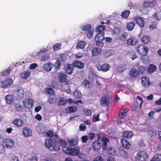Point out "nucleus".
I'll list each match as a JSON object with an SVG mask.
<instances>
[{"label": "nucleus", "mask_w": 161, "mask_h": 161, "mask_svg": "<svg viewBox=\"0 0 161 161\" xmlns=\"http://www.w3.org/2000/svg\"><path fill=\"white\" fill-rule=\"evenodd\" d=\"M106 26L104 25H100L97 26L96 29L97 32L101 33L103 32V31L105 30Z\"/></svg>", "instance_id": "28"}, {"label": "nucleus", "mask_w": 161, "mask_h": 161, "mask_svg": "<svg viewBox=\"0 0 161 161\" xmlns=\"http://www.w3.org/2000/svg\"><path fill=\"white\" fill-rule=\"evenodd\" d=\"M5 98L6 103L9 104H13L14 102V96L12 95L8 94L6 95Z\"/></svg>", "instance_id": "12"}, {"label": "nucleus", "mask_w": 161, "mask_h": 161, "mask_svg": "<svg viewBox=\"0 0 161 161\" xmlns=\"http://www.w3.org/2000/svg\"><path fill=\"white\" fill-rule=\"evenodd\" d=\"M153 16L156 19L158 20H159L161 19V15L158 13H155Z\"/></svg>", "instance_id": "53"}, {"label": "nucleus", "mask_w": 161, "mask_h": 161, "mask_svg": "<svg viewBox=\"0 0 161 161\" xmlns=\"http://www.w3.org/2000/svg\"><path fill=\"white\" fill-rule=\"evenodd\" d=\"M133 20L141 27H143L144 26L145 21L142 18L139 16L135 17L134 18Z\"/></svg>", "instance_id": "10"}, {"label": "nucleus", "mask_w": 161, "mask_h": 161, "mask_svg": "<svg viewBox=\"0 0 161 161\" xmlns=\"http://www.w3.org/2000/svg\"><path fill=\"white\" fill-rule=\"evenodd\" d=\"M13 83V80L11 78H7L1 81L0 86L3 88H7L10 86Z\"/></svg>", "instance_id": "5"}, {"label": "nucleus", "mask_w": 161, "mask_h": 161, "mask_svg": "<svg viewBox=\"0 0 161 161\" xmlns=\"http://www.w3.org/2000/svg\"><path fill=\"white\" fill-rule=\"evenodd\" d=\"M102 50L101 48L95 47L92 50V53L93 56H97L102 53Z\"/></svg>", "instance_id": "19"}, {"label": "nucleus", "mask_w": 161, "mask_h": 161, "mask_svg": "<svg viewBox=\"0 0 161 161\" xmlns=\"http://www.w3.org/2000/svg\"><path fill=\"white\" fill-rule=\"evenodd\" d=\"M127 68L126 64H123L119 65L116 69V71L118 73H121L125 70Z\"/></svg>", "instance_id": "20"}, {"label": "nucleus", "mask_w": 161, "mask_h": 161, "mask_svg": "<svg viewBox=\"0 0 161 161\" xmlns=\"http://www.w3.org/2000/svg\"><path fill=\"white\" fill-rule=\"evenodd\" d=\"M103 142V149L105 150L107 148V143L109 142V139L106 137H103L102 138Z\"/></svg>", "instance_id": "27"}, {"label": "nucleus", "mask_w": 161, "mask_h": 161, "mask_svg": "<svg viewBox=\"0 0 161 161\" xmlns=\"http://www.w3.org/2000/svg\"><path fill=\"white\" fill-rule=\"evenodd\" d=\"M128 112V110L125 111H123L120 112L119 114V117L121 119L123 118L126 115V113Z\"/></svg>", "instance_id": "57"}, {"label": "nucleus", "mask_w": 161, "mask_h": 161, "mask_svg": "<svg viewBox=\"0 0 161 161\" xmlns=\"http://www.w3.org/2000/svg\"><path fill=\"white\" fill-rule=\"evenodd\" d=\"M119 152L120 154L122 156L125 158H127L128 157V154L125 150L122 149L119 150Z\"/></svg>", "instance_id": "37"}, {"label": "nucleus", "mask_w": 161, "mask_h": 161, "mask_svg": "<svg viewBox=\"0 0 161 161\" xmlns=\"http://www.w3.org/2000/svg\"><path fill=\"white\" fill-rule=\"evenodd\" d=\"M133 136V134L131 131H125L123 132L121 134L122 137L129 139Z\"/></svg>", "instance_id": "23"}, {"label": "nucleus", "mask_w": 161, "mask_h": 161, "mask_svg": "<svg viewBox=\"0 0 161 161\" xmlns=\"http://www.w3.org/2000/svg\"><path fill=\"white\" fill-rule=\"evenodd\" d=\"M53 64L49 62L47 63H45L42 66L43 69L47 71H51L52 68L53 67Z\"/></svg>", "instance_id": "13"}, {"label": "nucleus", "mask_w": 161, "mask_h": 161, "mask_svg": "<svg viewBox=\"0 0 161 161\" xmlns=\"http://www.w3.org/2000/svg\"><path fill=\"white\" fill-rule=\"evenodd\" d=\"M150 161H161V154H157Z\"/></svg>", "instance_id": "44"}, {"label": "nucleus", "mask_w": 161, "mask_h": 161, "mask_svg": "<svg viewBox=\"0 0 161 161\" xmlns=\"http://www.w3.org/2000/svg\"><path fill=\"white\" fill-rule=\"evenodd\" d=\"M84 111L85 115L90 116L91 115V112L90 110L88 109H85L84 110Z\"/></svg>", "instance_id": "59"}, {"label": "nucleus", "mask_w": 161, "mask_h": 161, "mask_svg": "<svg viewBox=\"0 0 161 161\" xmlns=\"http://www.w3.org/2000/svg\"><path fill=\"white\" fill-rule=\"evenodd\" d=\"M107 153L112 155H114L116 153V151L114 147H109L107 148Z\"/></svg>", "instance_id": "35"}, {"label": "nucleus", "mask_w": 161, "mask_h": 161, "mask_svg": "<svg viewBox=\"0 0 161 161\" xmlns=\"http://www.w3.org/2000/svg\"><path fill=\"white\" fill-rule=\"evenodd\" d=\"M92 26L89 24L82 26V30L84 31H89L91 30Z\"/></svg>", "instance_id": "38"}, {"label": "nucleus", "mask_w": 161, "mask_h": 161, "mask_svg": "<svg viewBox=\"0 0 161 161\" xmlns=\"http://www.w3.org/2000/svg\"><path fill=\"white\" fill-rule=\"evenodd\" d=\"M56 101V100L54 97H53L52 96L50 97L48 99V102L50 104H53Z\"/></svg>", "instance_id": "58"}, {"label": "nucleus", "mask_w": 161, "mask_h": 161, "mask_svg": "<svg viewBox=\"0 0 161 161\" xmlns=\"http://www.w3.org/2000/svg\"><path fill=\"white\" fill-rule=\"evenodd\" d=\"M137 50L140 54L143 56H145L148 53L149 49L143 45H140L137 47Z\"/></svg>", "instance_id": "4"}, {"label": "nucleus", "mask_w": 161, "mask_h": 161, "mask_svg": "<svg viewBox=\"0 0 161 161\" xmlns=\"http://www.w3.org/2000/svg\"><path fill=\"white\" fill-rule=\"evenodd\" d=\"M49 58L50 55L49 54L47 53L42 56L40 58V60L42 61H45L48 60L49 59Z\"/></svg>", "instance_id": "42"}, {"label": "nucleus", "mask_w": 161, "mask_h": 161, "mask_svg": "<svg viewBox=\"0 0 161 161\" xmlns=\"http://www.w3.org/2000/svg\"><path fill=\"white\" fill-rule=\"evenodd\" d=\"M95 40H112L111 38L104 37V32L98 33L95 37Z\"/></svg>", "instance_id": "7"}, {"label": "nucleus", "mask_w": 161, "mask_h": 161, "mask_svg": "<svg viewBox=\"0 0 161 161\" xmlns=\"http://www.w3.org/2000/svg\"><path fill=\"white\" fill-rule=\"evenodd\" d=\"M135 24L133 22H130L128 23L126 25V27L127 29L129 31H132L135 25Z\"/></svg>", "instance_id": "32"}, {"label": "nucleus", "mask_w": 161, "mask_h": 161, "mask_svg": "<svg viewBox=\"0 0 161 161\" xmlns=\"http://www.w3.org/2000/svg\"><path fill=\"white\" fill-rule=\"evenodd\" d=\"M12 123L14 125L19 127L23 126L24 124V123L23 121L18 118L14 119Z\"/></svg>", "instance_id": "18"}, {"label": "nucleus", "mask_w": 161, "mask_h": 161, "mask_svg": "<svg viewBox=\"0 0 161 161\" xmlns=\"http://www.w3.org/2000/svg\"><path fill=\"white\" fill-rule=\"evenodd\" d=\"M142 83L144 87H146L149 86L150 84L149 78L146 76L142 77Z\"/></svg>", "instance_id": "15"}, {"label": "nucleus", "mask_w": 161, "mask_h": 161, "mask_svg": "<svg viewBox=\"0 0 161 161\" xmlns=\"http://www.w3.org/2000/svg\"><path fill=\"white\" fill-rule=\"evenodd\" d=\"M37 65V64L36 63H33L31 64L29 67V69H35Z\"/></svg>", "instance_id": "64"}, {"label": "nucleus", "mask_w": 161, "mask_h": 161, "mask_svg": "<svg viewBox=\"0 0 161 161\" xmlns=\"http://www.w3.org/2000/svg\"><path fill=\"white\" fill-rule=\"evenodd\" d=\"M77 109V108L75 106L69 107L66 108V111L68 113L75 112L76 111Z\"/></svg>", "instance_id": "30"}, {"label": "nucleus", "mask_w": 161, "mask_h": 161, "mask_svg": "<svg viewBox=\"0 0 161 161\" xmlns=\"http://www.w3.org/2000/svg\"><path fill=\"white\" fill-rule=\"evenodd\" d=\"M34 103V101L31 99H25L23 101V106L28 109H30L33 107Z\"/></svg>", "instance_id": "6"}, {"label": "nucleus", "mask_w": 161, "mask_h": 161, "mask_svg": "<svg viewBox=\"0 0 161 161\" xmlns=\"http://www.w3.org/2000/svg\"><path fill=\"white\" fill-rule=\"evenodd\" d=\"M25 95V92L22 88H19L17 90V97L18 99H22Z\"/></svg>", "instance_id": "14"}, {"label": "nucleus", "mask_w": 161, "mask_h": 161, "mask_svg": "<svg viewBox=\"0 0 161 161\" xmlns=\"http://www.w3.org/2000/svg\"><path fill=\"white\" fill-rule=\"evenodd\" d=\"M99 115V114H97L96 116L95 115H94L92 118V121H93L94 122H95L98 121Z\"/></svg>", "instance_id": "63"}, {"label": "nucleus", "mask_w": 161, "mask_h": 161, "mask_svg": "<svg viewBox=\"0 0 161 161\" xmlns=\"http://www.w3.org/2000/svg\"><path fill=\"white\" fill-rule=\"evenodd\" d=\"M10 72V69H8V70H6L5 71H3L2 72V75H3L4 76H8Z\"/></svg>", "instance_id": "54"}, {"label": "nucleus", "mask_w": 161, "mask_h": 161, "mask_svg": "<svg viewBox=\"0 0 161 161\" xmlns=\"http://www.w3.org/2000/svg\"><path fill=\"white\" fill-rule=\"evenodd\" d=\"M147 158V154L145 151H139L135 157L136 161H146Z\"/></svg>", "instance_id": "3"}, {"label": "nucleus", "mask_w": 161, "mask_h": 161, "mask_svg": "<svg viewBox=\"0 0 161 161\" xmlns=\"http://www.w3.org/2000/svg\"><path fill=\"white\" fill-rule=\"evenodd\" d=\"M138 69L139 73H142L146 71V68L143 66H141L138 68Z\"/></svg>", "instance_id": "50"}, {"label": "nucleus", "mask_w": 161, "mask_h": 161, "mask_svg": "<svg viewBox=\"0 0 161 161\" xmlns=\"http://www.w3.org/2000/svg\"><path fill=\"white\" fill-rule=\"evenodd\" d=\"M86 45V43L84 41H80L78 43L76 48H82L85 47Z\"/></svg>", "instance_id": "41"}, {"label": "nucleus", "mask_w": 161, "mask_h": 161, "mask_svg": "<svg viewBox=\"0 0 161 161\" xmlns=\"http://www.w3.org/2000/svg\"><path fill=\"white\" fill-rule=\"evenodd\" d=\"M66 59V57L65 54H62L60 55L59 58L60 60L64 61H65Z\"/></svg>", "instance_id": "61"}, {"label": "nucleus", "mask_w": 161, "mask_h": 161, "mask_svg": "<svg viewBox=\"0 0 161 161\" xmlns=\"http://www.w3.org/2000/svg\"><path fill=\"white\" fill-rule=\"evenodd\" d=\"M101 147V143L99 141H96L93 143L92 147L93 149L96 151L99 150Z\"/></svg>", "instance_id": "22"}, {"label": "nucleus", "mask_w": 161, "mask_h": 161, "mask_svg": "<svg viewBox=\"0 0 161 161\" xmlns=\"http://www.w3.org/2000/svg\"><path fill=\"white\" fill-rule=\"evenodd\" d=\"M128 45H134L137 43V41H125Z\"/></svg>", "instance_id": "56"}, {"label": "nucleus", "mask_w": 161, "mask_h": 161, "mask_svg": "<svg viewBox=\"0 0 161 161\" xmlns=\"http://www.w3.org/2000/svg\"><path fill=\"white\" fill-rule=\"evenodd\" d=\"M63 151L65 153L71 155H78L79 153V148L76 147L69 148L64 147L63 148Z\"/></svg>", "instance_id": "2"}, {"label": "nucleus", "mask_w": 161, "mask_h": 161, "mask_svg": "<svg viewBox=\"0 0 161 161\" xmlns=\"http://www.w3.org/2000/svg\"><path fill=\"white\" fill-rule=\"evenodd\" d=\"M30 74V72L29 71H25L21 73V77L22 79H26L28 78Z\"/></svg>", "instance_id": "34"}, {"label": "nucleus", "mask_w": 161, "mask_h": 161, "mask_svg": "<svg viewBox=\"0 0 161 161\" xmlns=\"http://www.w3.org/2000/svg\"><path fill=\"white\" fill-rule=\"evenodd\" d=\"M130 11L129 10H126L123 12L121 14V16L123 19H126L129 16Z\"/></svg>", "instance_id": "33"}, {"label": "nucleus", "mask_w": 161, "mask_h": 161, "mask_svg": "<svg viewBox=\"0 0 161 161\" xmlns=\"http://www.w3.org/2000/svg\"><path fill=\"white\" fill-rule=\"evenodd\" d=\"M61 44L60 43H57L55 44L53 47V51H57L61 47Z\"/></svg>", "instance_id": "45"}, {"label": "nucleus", "mask_w": 161, "mask_h": 161, "mask_svg": "<svg viewBox=\"0 0 161 161\" xmlns=\"http://www.w3.org/2000/svg\"><path fill=\"white\" fill-rule=\"evenodd\" d=\"M83 85L86 88H89L90 86V83L86 80H85L83 81Z\"/></svg>", "instance_id": "47"}, {"label": "nucleus", "mask_w": 161, "mask_h": 161, "mask_svg": "<svg viewBox=\"0 0 161 161\" xmlns=\"http://www.w3.org/2000/svg\"><path fill=\"white\" fill-rule=\"evenodd\" d=\"M23 135L25 137H29L31 136L32 134L31 129L28 127H25L22 129Z\"/></svg>", "instance_id": "9"}, {"label": "nucleus", "mask_w": 161, "mask_h": 161, "mask_svg": "<svg viewBox=\"0 0 161 161\" xmlns=\"http://www.w3.org/2000/svg\"><path fill=\"white\" fill-rule=\"evenodd\" d=\"M46 135L47 137H52L53 136V132L52 131H49L46 133Z\"/></svg>", "instance_id": "60"}, {"label": "nucleus", "mask_w": 161, "mask_h": 161, "mask_svg": "<svg viewBox=\"0 0 161 161\" xmlns=\"http://www.w3.org/2000/svg\"><path fill=\"white\" fill-rule=\"evenodd\" d=\"M114 52L113 50H109L106 51L104 53V57L107 58L108 57L113 54Z\"/></svg>", "instance_id": "36"}, {"label": "nucleus", "mask_w": 161, "mask_h": 161, "mask_svg": "<svg viewBox=\"0 0 161 161\" xmlns=\"http://www.w3.org/2000/svg\"><path fill=\"white\" fill-rule=\"evenodd\" d=\"M37 131L41 133L45 132V130L44 126L42 125H39L36 128Z\"/></svg>", "instance_id": "40"}, {"label": "nucleus", "mask_w": 161, "mask_h": 161, "mask_svg": "<svg viewBox=\"0 0 161 161\" xmlns=\"http://www.w3.org/2000/svg\"><path fill=\"white\" fill-rule=\"evenodd\" d=\"M130 75L133 77H136L137 75V70L135 69H132L130 72Z\"/></svg>", "instance_id": "43"}, {"label": "nucleus", "mask_w": 161, "mask_h": 161, "mask_svg": "<svg viewBox=\"0 0 161 161\" xmlns=\"http://www.w3.org/2000/svg\"><path fill=\"white\" fill-rule=\"evenodd\" d=\"M74 95L75 97L80 98L81 96V92L77 91H75L74 92Z\"/></svg>", "instance_id": "51"}, {"label": "nucleus", "mask_w": 161, "mask_h": 161, "mask_svg": "<svg viewBox=\"0 0 161 161\" xmlns=\"http://www.w3.org/2000/svg\"><path fill=\"white\" fill-rule=\"evenodd\" d=\"M104 43L102 42V41H96V44L97 46L102 47L103 46Z\"/></svg>", "instance_id": "62"}, {"label": "nucleus", "mask_w": 161, "mask_h": 161, "mask_svg": "<svg viewBox=\"0 0 161 161\" xmlns=\"http://www.w3.org/2000/svg\"><path fill=\"white\" fill-rule=\"evenodd\" d=\"M3 143L6 147L10 148L14 146V141L10 139H6L3 140Z\"/></svg>", "instance_id": "11"}, {"label": "nucleus", "mask_w": 161, "mask_h": 161, "mask_svg": "<svg viewBox=\"0 0 161 161\" xmlns=\"http://www.w3.org/2000/svg\"><path fill=\"white\" fill-rule=\"evenodd\" d=\"M48 50L46 48H45L44 49H41L39 52L37 54V56H40L42 55L43 53H47L48 52Z\"/></svg>", "instance_id": "46"}, {"label": "nucleus", "mask_w": 161, "mask_h": 161, "mask_svg": "<svg viewBox=\"0 0 161 161\" xmlns=\"http://www.w3.org/2000/svg\"><path fill=\"white\" fill-rule=\"evenodd\" d=\"M157 26V23L155 21L152 22L151 24L149 25V28L151 29H154Z\"/></svg>", "instance_id": "48"}, {"label": "nucleus", "mask_w": 161, "mask_h": 161, "mask_svg": "<svg viewBox=\"0 0 161 161\" xmlns=\"http://www.w3.org/2000/svg\"><path fill=\"white\" fill-rule=\"evenodd\" d=\"M65 70L67 73L71 74L74 69V66L71 64H67L64 67Z\"/></svg>", "instance_id": "17"}, {"label": "nucleus", "mask_w": 161, "mask_h": 161, "mask_svg": "<svg viewBox=\"0 0 161 161\" xmlns=\"http://www.w3.org/2000/svg\"><path fill=\"white\" fill-rule=\"evenodd\" d=\"M121 142L122 146L124 147L129 149L130 147V144L129 142L126 140L122 139L121 140Z\"/></svg>", "instance_id": "26"}, {"label": "nucleus", "mask_w": 161, "mask_h": 161, "mask_svg": "<svg viewBox=\"0 0 161 161\" xmlns=\"http://www.w3.org/2000/svg\"><path fill=\"white\" fill-rule=\"evenodd\" d=\"M58 142L60 145L61 146H65L67 144L66 142L63 139H59Z\"/></svg>", "instance_id": "49"}, {"label": "nucleus", "mask_w": 161, "mask_h": 161, "mask_svg": "<svg viewBox=\"0 0 161 161\" xmlns=\"http://www.w3.org/2000/svg\"><path fill=\"white\" fill-rule=\"evenodd\" d=\"M93 31L91 30L88 31V32L86 34V36L89 39H91L92 38L93 36Z\"/></svg>", "instance_id": "52"}, {"label": "nucleus", "mask_w": 161, "mask_h": 161, "mask_svg": "<svg viewBox=\"0 0 161 161\" xmlns=\"http://www.w3.org/2000/svg\"><path fill=\"white\" fill-rule=\"evenodd\" d=\"M68 142L69 144L71 146H73L76 145L77 143V140L76 139H69Z\"/></svg>", "instance_id": "39"}, {"label": "nucleus", "mask_w": 161, "mask_h": 161, "mask_svg": "<svg viewBox=\"0 0 161 161\" xmlns=\"http://www.w3.org/2000/svg\"><path fill=\"white\" fill-rule=\"evenodd\" d=\"M156 69V67L153 64H150L148 66L147 71L148 73L152 74L154 72Z\"/></svg>", "instance_id": "25"}, {"label": "nucleus", "mask_w": 161, "mask_h": 161, "mask_svg": "<svg viewBox=\"0 0 161 161\" xmlns=\"http://www.w3.org/2000/svg\"><path fill=\"white\" fill-rule=\"evenodd\" d=\"M156 2L155 1H153L151 2L148 1H145L143 4V6L145 8H147L149 7H152L156 4Z\"/></svg>", "instance_id": "31"}, {"label": "nucleus", "mask_w": 161, "mask_h": 161, "mask_svg": "<svg viewBox=\"0 0 161 161\" xmlns=\"http://www.w3.org/2000/svg\"><path fill=\"white\" fill-rule=\"evenodd\" d=\"M109 101L108 97L106 96H104L102 97L100 101L101 105L103 106H105L108 104Z\"/></svg>", "instance_id": "16"}, {"label": "nucleus", "mask_w": 161, "mask_h": 161, "mask_svg": "<svg viewBox=\"0 0 161 161\" xmlns=\"http://www.w3.org/2000/svg\"><path fill=\"white\" fill-rule=\"evenodd\" d=\"M58 79L59 82L61 83H64L67 81V76L65 74L61 73L59 75Z\"/></svg>", "instance_id": "24"}, {"label": "nucleus", "mask_w": 161, "mask_h": 161, "mask_svg": "<svg viewBox=\"0 0 161 161\" xmlns=\"http://www.w3.org/2000/svg\"><path fill=\"white\" fill-rule=\"evenodd\" d=\"M73 64V66L80 69H83L84 66V63L78 61H74Z\"/></svg>", "instance_id": "21"}, {"label": "nucleus", "mask_w": 161, "mask_h": 161, "mask_svg": "<svg viewBox=\"0 0 161 161\" xmlns=\"http://www.w3.org/2000/svg\"><path fill=\"white\" fill-rule=\"evenodd\" d=\"M58 103L59 105L64 106L66 105L67 103V100L64 98L59 97L58 100Z\"/></svg>", "instance_id": "29"}, {"label": "nucleus", "mask_w": 161, "mask_h": 161, "mask_svg": "<svg viewBox=\"0 0 161 161\" xmlns=\"http://www.w3.org/2000/svg\"><path fill=\"white\" fill-rule=\"evenodd\" d=\"M97 69L99 71L107 72L109 70L110 66L108 64L105 63L102 65H97Z\"/></svg>", "instance_id": "8"}, {"label": "nucleus", "mask_w": 161, "mask_h": 161, "mask_svg": "<svg viewBox=\"0 0 161 161\" xmlns=\"http://www.w3.org/2000/svg\"><path fill=\"white\" fill-rule=\"evenodd\" d=\"M45 145L46 147L50 150L58 151L60 149L59 146L54 139L49 138L47 139L45 142Z\"/></svg>", "instance_id": "1"}, {"label": "nucleus", "mask_w": 161, "mask_h": 161, "mask_svg": "<svg viewBox=\"0 0 161 161\" xmlns=\"http://www.w3.org/2000/svg\"><path fill=\"white\" fill-rule=\"evenodd\" d=\"M46 92L49 94H53L54 92L53 90L51 88H48L46 89Z\"/></svg>", "instance_id": "55"}]
</instances>
